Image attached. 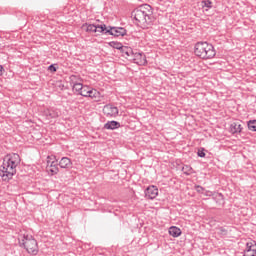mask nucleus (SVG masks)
<instances>
[{"label": "nucleus", "mask_w": 256, "mask_h": 256, "mask_svg": "<svg viewBox=\"0 0 256 256\" xmlns=\"http://www.w3.org/2000/svg\"><path fill=\"white\" fill-rule=\"evenodd\" d=\"M21 165V156L17 153H9L3 157L0 165V177L2 181L9 182L17 175V167Z\"/></svg>", "instance_id": "f257e3e1"}, {"label": "nucleus", "mask_w": 256, "mask_h": 256, "mask_svg": "<svg viewBox=\"0 0 256 256\" xmlns=\"http://www.w3.org/2000/svg\"><path fill=\"white\" fill-rule=\"evenodd\" d=\"M132 17L138 27L149 29L153 25V8L151 5L144 4L133 10Z\"/></svg>", "instance_id": "f03ea898"}, {"label": "nucleus", "mask_w": 256, "mask_h": 256, "mask_svg": "<svg viewBox=\"0 0 256 256\" xmlns=\"http://www.w3.org/2000/svg\"><path fill=\"white\" fill-rule=\"evenodd\" d=\"M194 55L198 57V59H202L203 61H209L211 59H215L217 51L215 50V46H213V44L205 41H200L194 45Z\"/></svg>", "instance_id": "7ed1b4c3"}, {"label": "nucleus", "mask_w": 256, "mask_h": 256, "mask_svg": "<svg viewBox=\"0 0 256 256\" xmlns=\"http://www.w3.org/2000/svg\"><path fill=\"white\" fill-rule=\"evenodd\" d=\"M20 247H23L28 255H38L39 253V244L37 240L31 234H21L18 238Z\"/></svg>", "instance_id": "20e7f679"}, {"label": "nucleus", "mask_w": 256, "mask_h": 256, "mask_svg": "<svg viewBox=\"0 0 256 256\" xmlns=\"http://www.w3.org/2000/svg\"><path fill=\"white\" fill-rule=\"evenodd\" d=\"M81 29L85 33H94L96 36L104 35L105 29H107V25H105V24L95 25V24L86 22V23L82 24Z\"/></svg>", "instance_id": "39448f33"}, {"label": "nucleus", "mask_w": 256, "mask_h": 256, "mask_svg": "<svg viewBox=\"0 0 256 256\" xmlns=\"http://www.w3.org/2000/svg\"><path fill=\"white\" fill-rule=\"evenodd\" d=\"M46 171L50 175H57V173H59V161H57V157L54 155L47 156Z\"/></svg>", "instance_id": "423d86ee"}, {"label": "nucleus", "mask_w": 256, "mask_h": 256, "mask_svg": "<svg viewBox=\"0 0 256 256\" xmlns=\"http://www.w3.org/2000/svg\"><path fill=\"white\" fill-rule=\"evenodd\" d=\"M103 115L107 117L108 119H115L119 117V108L112 104H107L102 109Z\"/></svg>", "instance_id": "0eeeda50"}, {"label": "nucleus", "mask_w": 256, "mask_h": 256, "mask_svg": "<svg viewBox=\"0 0 256 256\" xmlns=\"http://www.w3.org/2000/svg\"><path fill=\"white\" fill-rule=\"evenodd\" d=\"M113 35L114 37H125L127 35V30L125 28L121 27H111L106 26V29L104 30V35Z\"/></svg>", "instance_id": "6e6552de"}, {"label": "nucleus", "mask_w": 256, "mask_h": 256, "mask_svg": "<svg viewBox=\"0 0 256 256\" xmlns=\"http://www.w3.org/2000/svg\"><path fill=\"white\" fill-rule=\"evenodd\" d=\"M159 196V188L155 185L148 186L145 190V197L150 200L157 199Z\"/></svg>", "instance_id": "1a4fd4ad"}, {"label": "nucleus", "mask_w": 256, "mask_h": 256, "mask_svg": "<svg viewBox=\"0 0 256 256\" xmlns=\"http://www.w3.org/2000/svg\"><path fill=\"white\" fill-rule=\"evenodd\" d=\"M231 135H241L243 133V125L239 121L232 122L229 126Z\"/></svg>", "instance_id": "9d476101"}, {"label": "nucleus", "mask_w": 256, "mask_h": 256, "mask_svg": "<svg viewBox=\"0 0 256 256\" xmlns=\"http://www.w3.org/2000/svg\"><path fill=\"white\" fill-rule=\"evenodd\" d=\"M244 256H256V242L254 240H250L246 243Z\"/></svg>", "instance_id": "9b49d317"}, {"label": "nucleus", "mask_w": 256, "mask_h": 256, "mask_svg": "<svg viewBox=\"0 0 256 256\" xmlns=\"http://www.w3.org/2000/svg\"><path fill=\"white\" fill-rule=\"evenodd\" d=\"M132 57L136 65H140V66L147 65V57L143 53H134Z\"/></svg>", "instance_id": "f8f14e48"}, {"label": "nucleus", "mask_w": 256, "mask_h": 256, "mask_svg": "<svg viewBox=\"0 0 256 256\" xmlns=\"http://www.w3.org/2000/svg\"><path fill=\"white\" fill-rule=\"evenodd\" d=\"M88 97L90 99H93L94 101H101L103 99V95H101V92L97 91L96 89L90 88V91L88 93Z\"/></svg>", "instance_id": "ddd939ff"}, {"label": "nucleus", "mask_w": 256, "mask_h": 256, "mask_svg": "<svg viewBox=\"0 0 256 256\" xmlns=\"http://www.w3.org/2000/svg\"><path fill=\"white\" fill-rule=\"evenodd\" d=\"M70 79H71L72 83H74V85H73V91H75V92L78 93V95H79V94L81 93L83 87H84L83 84H82V83H79V82H75L76 79H77V76H75V75H72V76L70 77Z\"/></svg>", "instance_id": "4468645a"}, {"label": "nucleus", "mask_w": 256, "mask_h": 256, "mask_svg": "<svg viewBox=\"0 0 256 256\" xmlns=\"http://www.w3.org/2000/svg\"><path fill=\"white\" fill-rule=\"evenodd\" d=\"M168 233H169L170 237L177 238V237H181L183 232L181 231V228H179L177 226H171L168 229Z\"/></svg>", "instance_id": "2eb2a0df"}, {"label": "nucleus", "mask_w": 256, "mask_h": 256, "mask_svg": "<svg viewBox=\"0 0 256 256\" xmlns=\"http://www.w3.org/2000/svg\"><path fill=\"white\" fill-rule=\"evenodd\" d=\"M120 53L124 59H129V57H133L135 53H133V49L131 47L124 46Z\"/></svg>", "instance_id": "dca6fc26"}, {"label": "nucleus", "mask_w": 256, "mask_h": 256, "mask_svg": "<svg viewBox=\"0 0 256 256\" xmlns=\"http://www.w3.org/2000/svg\"><path fill=\"white\" fill-rule=\"evenodd\" d=\"M119 127H121V124L115 120L108 121L106 124H104V129L111 130V131L115 129H119Z\"/></svg>", "instance_id": "f3484780"}, {"label": "nucleus", "mask_w": 256, "mask_h": 256, "mask_svg": "<svg viewBox=\"0 0 256 256\" xmlns=\"http://www.w3.org/2000/svg\"><path fill=\"white\" fill-rule=\"evenodd\" d=\"M59 165L61 169H69V167L73 165V162H71V159H69L68 157H63L59 161Z\"/></svg>", "instance_id": "a211bd4d"}, {"label": "nucleus", "mask_w": 256, "mask_h": 256, "mask_svg": "<svg viewBox=\"0 0 256 256\" xmlns=\"http://www.w3.org/2000/svg\"><path fill=\"white\" fill-rule=\"evenodd\" d=\"M201 6L205 11H209V9L213 8V2H211V0H202Z\"/></svg>", "instance_id": "6ab92c4d"}, {"label": "nucleus", "mask_w": 256, "mask_h": 256, "mask_svg": "<svg viewBox=\"0 0 256 256\" xmlns=\"http://www.w3.org/2000/svg\"><path fill=\"white\" fill-rule=\"evenodd\" d=\"M109 47H112V49H118V51H121L123 49V44L121 42L117 41H111L108 43Z\"/></svg>", "instance_id": "aec40b11"}, {"label": "nucleus", "mask_w": 256, "mask_h": 256, "mask_svg": "<svg viewBox=\"0 0 256 256\" xmlns=\"http://www.w3.org/2000/svg\"><path fill=\"white\" fill-rule=\"evenodd\" d=\"M182 171L184 175H193V173H195V170L190 165H184Z\"/></svg>", "instance_id": "412c9836"}, {"label": "nucleus", "mask_w": 256, "mask_h": 256, "mask_svg": "<svg viewBox=\"0 0 256 256\" xmlns=\"http://www.w3.org/2000/svg\"><path fill=\"white\" fill-rule=\"evenodd\" d=\"M54 87L56 88V91H63V89H65V84H63V81L57 80L54 83Z\"/></svg>", "instance_id": "4be33fe9"}, {"label": "nucleus", "mask_w": 256, "mask_h": 256, "mask_svg": "<svg viewBox=\"0 0 256 256\" xmlns=\"http://www.w3.org/2000/svg\"><path fill=\"white\" fill-rule=\"evenodd\" d=\"M89 91H91V88L85 85L84 87H82L79 95H81L82 97H89Z\"/></svg>", "instance_id": "5701e85b"}, {"label": "nucleus", "mask_w": 256, "mask_h": 256, "mask_svg": "<svg viewBox=\"0 0 256 256\" xmlns=\"http://www.w3.org/2000/svg\"><path fill=\"white\" fill-rule=\"evenodd\" d=\"M248 129L249 131H256V120H250L248 122Z\"/></svg>", "instance_id": "b1692460"}, {"label": "nucleus", "mask_w": 256, "mask_h": 256, "mask_svg": "<svg viewBox=\"0 0 256 256\" xmlns=\"http://www.w3.org/2000/svg\"><path fill=\"white\" fill-rule=\"evenodd\" d=\"M48 71H50V73H57V66L55 64L50 65Z\"/></svg>", "instance_id": "393cba45"}, {"label": "nucleus", "mask_w": 256, "mask_h": 256, "mask_svg": "<svg viewBox=\"0 0 256 256\" xmlns=\"http://www.w3.org/2000/svg\"><path fill=\"white\" fill-rule=\"evenodd\" d=\"M195 190L197 191V193H201L203 195V193H205V188H203L202 186L196 185L195 186Z\"/></svg>", "instance_id": "a878e982"}, {"label": "nucleus", "mask_w": 256, "mask_h": 256, "mask_svg": "<svg viewBox=\"0 0 256 256\" xmlns=\"http://www.w3.org/2000/svg\"><path fill=\"white\" fill-rule=\"evenodd\" d=\"M198 157H205V149L198 150Z\"/></svg>", "instance_id": "bb28decb"}, {"label": "nucleus", "mask_w": 256, "mask_h": 256, "mask_svg": "<svg viewBox=\"0 0 256 256\" xmlns=\"http://www.w3.org/2000/svg\"><path fill=\"white\" fill-rule=\"evenodd\" d=\"M45 115H49L50 117H55V114L49 109L45 110Z\"/></svg>", "instance_id": "cd10ccee"}, {"label": "nucleus", "mask_w": 256, "mask_h": 256, "mask_svg": "<svg viewBox=\"0 0 256 256\" xmlns=\"http://www.w3.org/2000/svg\"><path fill=\"white\" fill-rule=\"evenodd\" d=\"M3 73H5V68H3V65H0V77H3Z\"/></svg>", "instance_id": "c85d7f7f"}]
</instances>
